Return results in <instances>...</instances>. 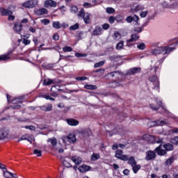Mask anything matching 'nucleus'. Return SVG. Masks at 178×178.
Returning a JSON list of instances; mask_svg holds the SVG:
<instances>
[{
	"instance_id": "obj_54",
	"label": "nucleus",
	"mask_w": 178,
	"mask_h": 178,
	"mask_svg": "<svg viewBox=\"0 0 178 178\" xmlns=\"http://www.w3.org/2000/svg\"><path fill=\"white\" fill-rule=\"evenodd\" d=\"M147 15H148V10H145V11H142L140 13V17H146Z\"/></svg>"
},
{
	"instance_id": "obj_18",
	"label": "nucleus",
	"mask_w": 178,
	"mask_h": 178,
	"mask_svg": "<svg viewBox=\"0 0 178 178\" xmlns=\"http://www.w3.org/2000/svg\"><path fill=\"white\" fill-rule=\"evenodd\" d=\"M140 40V35L137 33L132 34L131 38L129 39L127 42H134V41H138Z\"/></svg>"
},
{
	"instance_id": "obj_52",
	"label": "nucleus",
	"mask_w": 178,
	"mask_h": 178,
	"mask_svg": "<svg viewBox=\"0 0 178 178\" xmlns=\"http://www.w3.org/2000/svg\"><path fill=\"white\" fill-rule=\"evenodd\" d=\"M43 98H45V99H49V101H55V99L52 98L49 95H43Z\"/></svg>"
},
{
	"instance_id": "obj_10",
	"label": "nucleus",
	"mask_w": 178,
	"mask_h": 178,
	"mask_svg": "<svg viewBox=\"0 0 178 178\" xmlns=\"http://www.w3.org/2000/svg\"><path fill=\"white\" fill-rule=\"evenodd\" d=\"M115 158L121 159V161H128L129 156L127 155H123V150L118 149L115 152Z\"/></svg>"
},
{
	"instance_id": "obj_58",
	"label": "nucleus",
	"mask_w": 178,
	"mask_h": 178,
	"mask_svg": "<svg viewBox=\"0 0 178 178\" xmlns=\"http://www.w3.org/2000/svg\"><path fill=\"white\" fill-rule=\"evenodd\" d=\"M31 42V40L24 39L22 41V44H24V45H30V43Z\"/></svg>"
},
{
	"instance_id": "obj_7",
	"label": "nucleus",
	"mask_w": 178,
	"mask_h": 178,
	"mask_svg": "<svg viewBox=\"0 0 178 178\" xmlns=\"http://www.w3.org/2000/svg\"><path fill=\"white\" fill-rule=\"evenodd\" d=\"M165 124H168V121L162 120L152 121L148 123V126H149V127H156V126H165Z\"/></svg>"
},
{
	"instance_id": "obj_44",
	"label": "nucleus",
	"mask_w": 178,
	"mask_h": 178,
	"mask_svg": "<svg viewBox=\"0 0 178 178\" xmlns=\"http://www.w3.org/2000/svg\"><path fill=\"white\" fill-rule=\"evenodd\" d=\"M170 143L175 144V145H178V136L171 138Z\"/></svg>"
},
{
	"instance_id": "obj_33",
	"label": "nucleus",
	"mask_w": 178,
	"mask_h": 178,
	"mask_svg": "<svg viewBox=\"0 0 178 178\" xmlns=\"http://www.w3.org/2000/svg\"><path fill=\"white\" fill-rule=\"evenodd\" d=\"M49 143H51L53 147H56V144H58V140H56V138H51L47 140Z\"/></svg>"
},
{
	"instance_id": "obj_43",
	"label": "nucleus",
	"mask_w": 178,
	"mask_h": 178,
	"mask_svg": "<svg viewBox=\"0 0 178 178\" xmlns=\"http://www.w3.org/2000/svg\"><path fill=\"white\" fill-rule=\"evenodd\" d=\"M40 23H42L44 26H48L51 23V21L48 19H43L40 20Z\"/></svg>"
},
{
	"instance_id": "obj_11",
	"label": "nucleus",
	"mask_w": 178,
	"mask_h": 178,
	"mask_svg": "<svg viewBox=\"0 0 178 178\" xmlns=\"http://www.w3.org/2000/svg\"><path fill=\"white\" fill-rule=\"evenodd\" d=\"M155 158H156V154H155V152L149 150L146 152V161H152V159H155Z\"/></svg>"
},
{
	"instance_id": "obj_9",
	"label": "nucleus",
	"mask_w": 178,
	"mask_h": 178,
	"mask_svg": "<svg viewBox=\"0 0 178 178\" xmlns=\"http://www.w3.org/2000/svg\"><path fill=\"white\" fill-rule=\"evenodd\" d=\"M37 5V0H29L22 4L24 8H28L29 9H33Z\"/></svg>"
},
{
	"instance_id": "obj_20",
	"label": "nucleus",
	"mask_w": 178,
	"mask_h": 178,
	"mask_svg": "<svg viewBox=\"0 0 178 178\" xmlns=\"http://www.w3.org/2000/svg\"><path fill=\"white\" fill-rule=\"evenodd\" d=\"M41 111H44V112H49L52 111V104H45L44 106H40Z\"/></svg>"
},
{
	"instance_id": "obj_1",
	"label": "nucleus",
	"mask_w": 178,
	"mask_h": 178,
	"mask_svg": "<svg viewBox=\"0 0 178 178\" xmlns=\"http://www.w3.org/2000/svg\"><path fill=\"white\" fill-rule=\"evenodd\" d=\"M176 48L170 47L169 46L159 47L156 49H151L149 50V55H170L171 52H173Z\"/></svg>"
},
{
	"instance_id": "obj_45",
	"label": "nucleus",
	"mask_w": 178,
	"mask_h": 178,
	"mask_svg": "<svg viewBox=\"0 0 178 178\" xmlns=\"http://www.w3.org/2000/svg\"><path fill=\"white\" fill-rule=\"evenodd\" d=\"M9 54L0 56V60H9Z\"/></svg>"
},
{
	"instance_id": "obj_62",
	"label": "nucleus",
	"mask_w": 178,
	"mask_h": 178,
	"mask_svg": "<svg viewBox=\"0 0 178 178\" xmlns=\"http://www.w3.org/2000/svg\"><path fill=\"white\" fill-rule=\"evenodd\" d=\"M83 6H84V8H92L93 6L90 3H85L83 4Z\"/></svg>"
},
{
	"instance_id": "obj_2",
	"label": "nucleus",
	"mask_w": 178,
	"mask_h": 178,
	"mask_svg": "<svg viewBox=\"0 0 178 178\" xmlns=\"http://www.w3.org/2000/svg\"><path fill=\"white\" fill-rule=\"evenodd\" d=\"M167 151H173V145L170 143L164 144L163 145H160L155 149V152H157L158 155L160 156L166 155Z\"/></svg>"
},
{
	"instance_id": "obj_17",
	"label": "nucleus",
	"mask_w": 178,
	"mask_h": 178,
	"mask_svg": "<svg viewBox=\"0 0 178 178\" xmlns=\"http://www.w3.org/2000/svg\"><path fill=\"white\" fill-rule=\"evenodd\" d=\"M145 8L143 5L135 6L131 8L132 12H143Z\"/></svg>"
},
{
	"instance_id": "obj_60",
	"label": "nucleus",
	"mask_w": 178,
	"mask_h": 178,
	"mask_svg": "<svg viewBox=\"0 0 178 178\" xmlns=\"http://www.w3.org/2000/svg\"><path fill=\"white\" fill-rule=\"evenodd\" d=\"M114 12H115V9H113V8H106L107 13H114Z\"/></svg>"
},
{
	"instance_id": "obj_49",
	"label": "nucleus",
	"mask_w": 178,
	"mask_h": 178,
	"mask_svg": "<svg viewBox=\"0 0 178 178\" xmlns=\"http://www.w3.org/2000/svg\"><path fill=\"white\" fill-rule=\"evenodd\" d=\"M63 51L64 52H72V51H73V49H72V47H70L67 46L63 48Z\"/></svg>"
},
{
	"instance_id": "obj_63",
	"label": "nucleus",
	"mask_w": 178,
	"mask_h": 178,
	"mask_svg": "<svg viewBox=\"0 0 178 178\" xmlns=\"http://www.w3.org/2000/svg\"><path fill=\"white\" fill-rule=\"evenodd\" d=\"M53 39L55 41H58L59 40V35H58V33H55L53 36Z\"/></svg>"
},
{
	"instance_id": "obj_38",
	"label": "nucleus",
	"mask_w": 178,
	"mask_h": 178,
	"mask_svg": "<svg viewBox=\"0 0 178 178\" xmlns=\"http://www.w3.org/2000/svg\"><path fill=\"white\" fill-rule=\"evenodd\" d=\"M124 42H123V41L119 42L117 44L116 47H115L116 49H118V51L120 50V49H122V48H123V45H124Z\"/></svg>"
},
{
	"instance_id": "obj_28",
	"label": "nucleus",
	"mask_w": 178,
	"mask_h": 178,
	"mask_svg": "<svg viewBox=\"0 0 178 178\" xmlns=\"http://www.w3.org/2000/svg\"><path fill=\"white\" fill-rule=\"evenodd\" d=\"M3 176L5 178H12L16 176V174H13L8 170L3 172Z\"/></svg>"
},
{
	"instance_id": "obj_22",
	"label": "nucleus",
	"mask_w": 178,
	"mask_h": 178,
	"mask_svg": "<svg viewBox=\"0 0 178 178\" xmlns=\"http://www.w3.org/2000/svg\"><path fill=\"white\" fill-rule=\"evenodd\" d=\"M72 161L74 162V163H75V165H80L81 162H83L81 158L77 156H72Z\"/></svg>"
},
{
	"instance_id": "obj_36",
	"label": "nucleus",
	"mask_w": 178,
	"mask_h": 178,
	"mask_svg": "<svg viewBox=\"0 0 178 178\" xmlns=\"http://www.w3.org/2000/svg\"><path fill=\"white\" fill-rule=\"evenodd\" d=\"M175 161V159L173 157H170V159H167V161L165 163V165L166 166H170L172 162Z\"/></svg>"
},
{
	"instance_id": "obj_48",
	"label": "nucleus",
	"mask_w": 178,
	"mask_h": 178,
	"mask_svg": "<svg viewBox=\"0 0 178 178\" xmlns=\"http://www.w3.org/2000/svg\"><path fill=\"white\" fill-rule=\"evenodd\" d=\"M92 161H97L99 159V154H93L91 156Z\"/></svg>"
},
{
	"instance_id": "obj_39",
	"label": "nucleus",
	"mask_w": 178,
	"mask_h": 178,
	"mask_svg": "<svg viewBox=\"0 0 178 178\" xmlns=\"http://www.w3.org/2000/svg\"><path fill=\"white\" fill-rule=\"evenodd\" d=\"M70 12L71 13H77V12H79V8L76 6H71Z\"/></svg>"
},
{
	"instance_id": "obj_26",
	"label": "nucleus",
	"mask_w": 178,
	"mask_h": 178,
	"mask_svg": "<svg viewBox=\"0 0 178 178\" xmlns=\"http://www.w3.org/2000/svg\"><path fill=\"white\" fill-rule=\"evenodd\" d=\"M0 12L2 15V16H10V15H12V11H10L9 10L4 9V8H1L0 10Z\"/></svg>"
},
{
	"instance_id": "obj_16",
	"label": "nucleus",
	"mask_w": 178,
	"mask_h": 178,
	"mask_svg": "<svg viewBox=\"0 0 178 178\" xmlns=\"http://www.w3.org/2000/svg\"><path fill=\"white\" fill-rule=\"evenodd\" d=\"M47 13L48 10H47V8H40L35 12L36 16H42V15H47Z\"/></svg>"
},
{
	"instance_id": "obj_53",
	"label": "nucleus",
	"mask_w": 178,
	"mask_h": 178,
	"mask_svg": "<svg viewBox=\"0 0 178 178\" xmlns=\"http://www.w3.org/2000/svg\"><path fill=\"white\" fill-rule=\"evenodd\" d=\"M138 20H140V18L137 15H134L132 17V21L136 22V24H138Z\"/></svg>"
},
{
	"instance_id": "obj_3",
	"label": "nucleus",
	"mask_w": 178,
	"mask_h": 178,
	"mask_svg": "<svg viewBox=\"0 0 178 178\" xmlns=\"http://www.w3.org/2000/svg\"><path fill=\"white\" fill-rule=\"evenodd\" d=\"M107 131V136L112 137L113 134H120L123 131V129L120 127H117L115 128L113 124H111L109 127L106 128Z\"/></svg>"
},
{
	"instance_id": "obj_42",
	"label": "nucleus",
	"mask_w": 178,
	"mask_h": 178,
	"mask_svg": "<svg viewBox=\"0 0 178 178\" xmlns=\"http://www.w3.org/2000/svg\"><path fill=\"white\" fill-rule=\"evenodd\" d=\"M86 90H97V86L94 85H85Z\"/></svg>"
},
{
	"instance_id": "obj_59",
	"label": "nucleus",
	"mask_w": 178,
	"mask_h": 178,
	"mask_svg": "<svg viewBox=\"0 0 178 178\" xmlns=\"http://www.w3.org/2000/svg\"><path fill=\"white\" fill-rule=\"evenodd\" d=\"M76 80H78L79 81H84V80H87V77L86 76H78L76 78Z\"/></svg>"
},
{
	"instance_id": "obj_21",
	"label": "nucleus",
	"mask_w": 178,
	"mask_h": 178,
	"mask_svg": "<svg viewBox=\"0 0 178 178\" xmlns=\"http://www.w3.org/2000/svg\"><path fill=\"white\" fill-rule=\"evenodd\" d=\"M67 123L69 126H79V121L73 118L67 120Z\"/></svg>"
},
{
	"instance_id": "obj_32",
	"label": "nucleus",
	"mask_w": 178,
	"mask_h": 178,
	"mask_svg": "<svg viewBox=\"0 0 178 178\" xmlns=\"http://www.w3.org/2000/svg\"><path fill=\"white\" fill-rule=\"evenodd\" d=\"M137 48L140 51H144L145 49V44L143 42H138L137 43Z\"/></svg>"
},
{
	"instance_id": "obj_13",
	"label": "nucleus",
	"mask_w": 178,
	"mask_h": 178,
	"mask_svg": "<svg viewBox=\"0 0 178 178\" xmlns=\"http://www.w3.org/2000/svg\"><path fill=\"white\" fill-rule=\"evenodd\" d=\"M9 132L5 128H0V140H3V138H6Z\"/></svg>"
},
{
	"instance_id": "obj_15",
	"label": "nucleus",
	"mask_w": 178,
	"mask_h": 178,
	"mask_svg": "<svg viewBox=\"0 0 178 178\" xmlns=\"http://www.w3.org/2000/svg\"><path fill=\"white\" fill-rule=\"evenodd\" d=\"M141 72L140 67H133L127 71V74H137V73H140Z\"/></svg>"
},
{
	"instance_id": "obj_61",
	"label": "nucleus",
	"mask_w": 178,
	"mask_h": 178,
	"mask_svg": "<svg viewBox=\"0 0 178 178\" xmlns=\"http://www.w3.org/2000/svg\"><path fill=\"white\" fill-rule=\"evenodd\" d=\"M115 20H116V19L115 18V17H109V22L111 24H113V23H115Z\"/></svg>"
},
{
	"instance_id": "obj_51",
	"label": "nucleus",
	"mask_w": 178,
	"mask_h": 178,
	"mask_svg": "<svg viewBox=\"0 0 178 178\" xmlns=\"http://www.w3.org/2000/svg\"><path fill=\"white\" fill-rule=\"evenodd\" d=\"M75 56H76V58H86L87 57V54L76 53L75 54Z\"/></svg>"
},
{
	"instance_id": "obj_8",
	"label": "nucleus",
	"mask_w": 178,
	"mask_h": 178,
	"mask_svg": "<svg viewBox=\"0 0 178 178\" xmlns=\"http://www.w3.org/2000/svg\"><path fill=\"white\" fill-rule=\"evenodd\" d=\"M157 104H158V105H159V106H161V108H162L163 112H165V113H168V115H169L170 118H172V119H175V120L178 122V118L175 116V115L169 113V111H168V110H166V107H165V106L162 105V101L157 100Z\"/></svg>"
},
{
	"instance_id": "obj_12",
	"label": "nucleus",
	"mask_w": 178,
	"mask_h": 178,
	"mask_svg": "<svg viewBox=\"0 0 178 178\" xmlns=\"http://www.w3.org/2000/svg\"><path fill=\"white\" fill-rule=\"evenodd\" d=\"M56 1L54 0H46L44 1V8H56Z\"/></svg>"
},
{
	"instance_id": "obj_64",
	"label": "nucleus",
	"mask_w": 178,
	"mask_h": 178,
	"mask_svg": "<svg viewBox=\"0 0 178 178\" xmlns=\"http://www.w3.org/2000/svg\"><path fill=\"white\" fill-rule=\"evenodd\" d=\"M163 8H168V9H170V4H168V3H166V2H164V3H163Z\"/></svg>"
},
{
	"instance_id": "obj_46",
	"label": "nucleus",
	"mask_w": 178,
	"mask_h": 178,
	"mask_svg": "<svg viewBox=\"0 0 178 178\" xmlns=\"http://www.w3.org/2000/svg\"><path fill=\"white\" fill-rule=\"evenodd\" d=\"M70 30L73 31L74 30H79V24H75L70 27Z\"/></svg>"
},
{
	"instance_id": "obj_57",
	"label": "nucleus",
	"mask_w": 178,
	"mask_h": 178,
	"mask_svg": "<svg viewBox=\"0 0 178 178\" xmlns=\"http://www.w3.org/2000/svg\"><path fill=\"white\" fill-rule=\"evenodd\" d=\"M171 133H178V128H174V129L170 130L166 134L169 135Z\"/></svg>"
},
{
	"instance_id": "obj_29",
	"label": "nucleus",
	"mask_w": 178,
	"mask_h": 178,
	"mask_svg": "<svg viewBox=\"0 0 178 178\" xmlns=\"http://www.w3.org/2000/svg\"><path fill=\"white\" fill-rule=\"evenodd\" d=\"M128 163L131 165V166H134V165H137V161H136L134 157L131 156L129 159L128 158Z\"/></svg>"
},
{
	"instance_id": "obj_34",
	"label": "nucleus",
	"mask_w": 178,
	"mask_h": 178,
	"mask_svg": "<svg viewBox=\"0 0 178 178\" xmlns=\"http://www.w3.org/2000/svg\"><path fill=\"white\" fill-rule=\"evenodd\" d=\"M43 84L44 86H51V84H54V81H52V79H47L44 80Z\"/></svg>"
},
{
	"instance_id": "obj_25",
	"label": "nucleus",
	"mask_w": 178,
	"mask_h": 178,
	"mask_svg": "<svg viewBox=\"0 0 178 178\" xmlns=\"http://www.w3.org/2000/svg\"><path fill=\"white\" fill-rule=\"evenodd\" d=\"M120 86H122V83L117 81H112L108 83V87H111V88H116V87H120Z\"/></svg>"
},
{
	"instance_id": "obj_55",
	"label": "nucleus",
	"mask_w": 178,
	"mask_h": 178,
	"mask_svg": "<svg viewBox=\"0 0 178 178\" xmlns=\"http://www.w3.org/2000/svg\"><path fill=\"white\" fill-rule=\"evenodd\" d=\"M170 9H177V7H178V3L175 2V3H172V4H170Z\"/></svg>"
},
{
	"instance_id": "obj_47",
	"label": "nucleus",
	"mask_w": 178,
	"mask_h": 178,
	"mask_svg": "<svg viewBox=\"0 0 178 178\" xmlns=\"http://www.w3.org/2000/svg\"><path fill=\"white\" fill-rule=\"evenodd\" d=\"M104 65H105V62L104 61H100L97 63H95L94 65V67L97 68V67H101V66H104Z\"/></svg>"
},
{
	"instance_id": "obj_56",
	"label": "nucleus",
	"mask_w": 178,
	"mask_h": 178,
	"mask_svg": "<svg viewBox=\"0 0 178 178\" xmlns=\"http://www.w3.org/2000/svg\"><path fill=\"white\" fill-rule=\"evenodd\" d=\"M63 165L65 166V168H72V165L70 163L67 162V161L65 160L63 162Z\"/></svg>"
},
{
	"instance_id": "obj_35",
	"label": "nucleus",
	"mask_w": 178,
	"mask_h": 178,
	"mask_svg": "<svg viewBox=\"0 0 178 178\" xmlns=\"http://www.w3.org/2000/svg\"><path fill=\"white\" fill-rule=\"evenodd\" d=\"M132 169L134 170V173H137L139 170L141 169V165L136 164L132 166Z\"/></svg>"
},
{
	"instance_id": "obj_5",
	"label": "nucleus",
	"mask_w": 178,
	"mask_h": 178,
	"mask_svg": "<svg viewBox=\"0 0 178 178\" xmlns=\"http://www.w3.org/2000/svg\"><path fill=\"white\" fill-rule=\"evenodd\" d=\"M63 141L64 144H66V142L67 141L70 143V144H74L76 141H77V139L76 138V135L73 134H69L67 136H65L63 138Z\"/></svg>"
},
{
	"instance_id": "obj_40",
	"label": "nucleus",
	"mask_w": 178,
	"mask_h": 178,
	"mask_svg": "<svg viewBox=\"0 0 178 178\" xmlns=\"http://www.w3.org/2000/svg\"><path fill=\"white\" fill-rule=\"evenodd\" d=\"M143 31V28L141 27H134L132 30V33H137V34L141 33Z\"/></svg>"
},
{
	"instance_id": "obj_6",
	"label": "nucleus",
	"mask_w": 178,
	"mask_h": 178,
	"mask_svg": "<svg viewBox=\"0 0 178 178\" xmlns=\"http://www.w3.org/2000/svg\"><path fill=\"white\" fill-rule=\"evenodd\" d=\"M149 81L152 83L154 90H159V79L156 76H152L149 78Z\"/></svg>"
},
{
	"instance_id": "obj_19",
	"label": "nucleus",
	"mask_w": 178,
	"mask_h": 178,
	"mask_svg": "<svg viewBox=\"0 0 178 178\" xmlns=\"http://www.w3.org/2000/svg\"><path fill=\"white\" fill-rule=\"evenodd\" d=\"M78 169L81 173H84V172H88V170L91 169V167L86 165H82L79 166Z\"/></svg>"
},
{
	"instance_id": "obj_37",
	"label": "nucleus",
	"mask_w": 178,
	"mask_h": 178,
	"mask_svg": "<svg viewBox=\"0 0 178 178\" xmlns=\"http://www.w3.org/2000/svg\"><path fill=\"white\" fill-rule=\"evenodd\" d=\"M112 77H122V73H120L119 71H115L111 73Z\"/></svg>"
},
{
	"instance_id": "obj_23",
	"label": "nucleus",
	"mask_w": 178,
	"mask_h": 178,
	"mask_svg": "<svg viewBox=\"0 0 178 178\" xmlns=\"http://www.w3.org/2000/svg\"><path fill=\"white\" fill-rule=\"evenodd\" d=\"M22 24L16 23L13 27V30L18 34H20L22 31Z\"/></svg>"
},
{
	"instance_id": "obj_4",
	"label": "nucleus",
	"mask_w": 178,
	"mask_h": 178,
	"mask_svg": "<svg viewBox=\"0 0 178 178\" xmlns=\"http://www.w3.org/2000/svg\"><path fill=\"white\" fill-rule=\"evenodd\" d=\"M79 17H83L84 23L86 24H90V13H86L83 9H82L81 11L78 13Z\"/></svg>"
},
{
	"instance_id": "obj_24",
	"label": "nucleus",
	"mask_w": 178,
	"mask_h": 178,
	"mask_svg": "<svg viewBox=\"0 0 178 178\" xmlns=\"http://www.w3.org/2000/svg\"><path fill=\"white\" fill-rule=\"evenodd\" d=\"M93 35H101L102 34V28L97 26L92 32Z\"/></svg>"
},
{
	"instance_id": "obj_30",
	"label": "nucleus",
	"mask_w": 178,
	"mask_h": 178,
	"mask_svg": "<svg viewBox=\"0 0 178 178\" xmlns=\"http://www.w3.org/2000/svg\"><path fill=\"white\" fill-rule=\"evenodd\" d=\"M52 26L54 29H56L57 30H59V29H61V24L59 21L53 22Z\"/></svg>"
},
{
	"instance_id": "obj_31",
	"label": "nucleus",
	"mask_w": 178,
	"mask_h": 178,
	"mask_svg": "<svg viewBox=\"0 0 178 178\" xmlns=\"http://www.w3.org/2000/svg\"><path fill=\"white\" fill-rule=\"evenodd\" d=\"M113 38L115 40V41H119V40L122 38V35L119 32H115L113 35Z\"/></svg>"
},
{
	"instance_id": "obj_50",
	"label": "nucleus",
	"mask_w": 178,
	"mask_h": 178,
	"mask_svg": "<svg viewBox=\"0 0 178 178\" xmlns=\"http://www.w3.org/2000/svg\"><path fill=\"white\" fill-rule=\"evenodd\" d=\"M33 154L35 155H37V156H41L42 152H41V150H38L37 149H35L33 151Z\"/></svg>"
},
{
	"instance_id": "obj_41",
	"label": "nucleus",
	"mask_w": 178,
	"mask_h": 178,
	"mask_svg": "<svg viewBox=\"0 0 178 178\" xmlns=\"http://www.w3.org/2000/svg\"><path fill=\"white\" fill-rule=\"evenodd\" d=\"M21 99H23V97H20L19 98H15V99H13L12 103L13 104H20V103H22Z\"/></svg>"
},
{
	"instance_id": "obj_14",
	"label": "nucleus",
	"mask_w": 178,
	"mask_h": 178,
	"mask_svg": "<svg viewBox=\"0 0 178 178\" xmlns=\"http://www.w3.org/2000/svg\"><path fill=\"white\" fill-rule=\"evenodd\" d=\"M144 140L146 141H148V143H151L153 144V143H155L156 138L154 136L149 135V134H145L143 136Z\"/></svg>"
},
{
	"instance_id": "obj_27",
	"label": "nucleus",
	"mask_w": 178,
	"mask_h": 178,
	"mask_svg": "<svg viewBox=\"0 0 178 178\" xmlns=\"http://www.w3.org/2000/svg\"><path fill=\"white\" fill-rule=\"evenodd\" d=\"M23 140H27L31 144H33V141H35V139L34 138V136H31L29 138H26L24 136H22L21 139H19L18 141H22Z\"/></svg>"
}]
</instances>
